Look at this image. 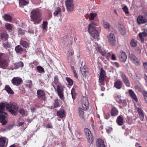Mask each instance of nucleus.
Listing matches in <instances>:
<instances>
[{
	"mask_svg": "<svg viewBox=\"0 0 147 147\" xmlns=\"http://www.w3.org/2000/svg\"><path fill=\"white\" fill-rule=\"evenodd\" d=\"M18 106L15 103L7 102L0 103V113L6 114L7 113L3 111L5 108H6L10 113L16 115L18 110ZM0 121L2 125H5L7 122L5 120V116L3 115L0 114Z\"/></svg>",
	"mask_w": 147,
	"mask_h": 147,
	"instance_id": "obj_1",
	"label": "nucleus"
},
{
	"mask_svg": "<svg viewBox=\"0 0 147 147\" xmlns=\"http://www.w3.org/2000/svg\"><path fill=\"white\" fill-rule=\"evenodd\" d=\"M42 13L39 9H33L30 12V21L35 24H39L42 20Z\"/></svg>",
	"mask_w": 147,
	"mask_h": 147,
	"instance_id": "obj_2",
	"label": "nucleus"
},
{
	"mask_svg": "<svg viewBox=\"0 0 147 147\" xmlns=\"http://www.w3.org/2000/svg\"><path fill=\"white\" fill-rule=\"evenodd\" d=\"M96 24L94 22L89 24L88 31L92 36V40H98L99 36L98 30L96 29Z\"/></svg>",
	"mask_w": 147,
	"mask_h": 147,
	"instance_id": "obj_3",
	"label": "nucleus"
},
{
	"mask_svg": "<svg viewBox=\"0 0 147 147\" xmlns=\"http://www.w3.org/2000/svg\"><path fill=\"white\" fill-rule=\"evenodd\" d=\"M53 83L57 86V91L58 95L61 99H63L64 97L63 88L62 85L59 82V78L57 75L55 76Z\"/></svg>",
	"mask_w": 147,
	"mask_h": 147,
	"instance_id": "obj_4",
	"label": "nucleus"
},
{
	"mask_svg": "<svg viewBox=\"0 0 147 147\" xmlns=\"http://www.w3.org/2000/svg\"><path fill=\"white\" fill-rule=\"evenodd\" d=\"M84 132L88 142L90 144L93 143L94 141V137L90 130L88 128H85Z\"/></svg>",
	"mask_w": 147,
	"mask_h": 147,
	"instance_id": "obj_5",
	"label": "nucleus"
},
{
	"mask_svg": "<svg viewBox=\"0 0 147 147\" xmlns=\"http://www.w3.org/2000/svg\"><path fill=\"white\" fill-rule=\"evenodd\" d=\"M4 54L0 53V68L5 69L8 66V62L7 60L3 59Z\"/></svg>",
	"mask_w": 147,
	"mask_h": 147,
	"instance_id": "obj_6",
	"label": "nucleus"
},
{
	"mask_svg": "<svg viewBox=\"0 0 147 147\" xmlns=\"http://www.w3.org/2000/svg\"><path fill=\"white\" fill-rule=\"evenodd\" d=\"M37 94L38 99L42 101H45L46 100V94L43 90L41 89L38 90Z\"/></svg>",
	"mask_w": 147,
	"mask_h": 147,
	"instance_id": "obj_7",
	"label": "nucleus"
},
{
	"mask_svg": "<svg viewBox=\"0 0 147 147\" xmlns=\"http://www.w3.org/2000/svg\"><path fill=\"white\" fill-rule=\"evenodd\" d=\"M11 82L13 85L18 86L22 83L23 80L22 78L16 77H13L12 79Z\"/></svg>",
	"mask_w": 147,
	"mask_h": 147,
	"instance_id": "obj_8",
	"label": "nucleus"
},
{
	"mask_svg": "<svg viewBox=\"0 0 147 147\" xmlns=\"http://www.w3.org/2000/svg\"><path fill=\"white\" fill-rule=\"evenodd\" d=\"M108 41L109 44L112 46H114L115 44L116 40L113 34L110 33L108 36Z\"/></svg>",
	"mask_w": 147,
	"mask_h": 147,
	"instance_id": "obj_9",
	"label": "nucleus"
},
{
	"mask_svg": "<svg viewBox=\"0 0 147 147\" xmlns=\"http://www.w3.org/2000/svg\"><path fill=\"white\" fill-rule=\"evenodd\" d=\"M65 5L67 10L69 11H72L74 9L73 2L72 0H66Z\"/></svg>",
	"mask_w": 147,
	"mask_h": 147,
	"instance_id": "obj_10",
	"label": "nucleus"
},
{
	"mask_svg": "<svg viewBox=\"0 0 147 147\" xmlns=\"http://www.w3.org/2000/svg\"><path fill=\"white\" fill-rule=\"evenodd\" d=\"M82 105L84 110L87 111L89 108V105L87 98H84L82 102Z\"/></svg>",
	"mask_w": 147,
	"mask_h": 147,
	"instance_id": "obj_11",
	"label": "nucleus"
},
{
	"mask_svg": "<svg viewBox=\"0 0 147 147\" xmlns=\"http://www.w3.org/2000/svg\"><path fill=\"white\" fill-rule=\"evenodd\" d=\"M120 76L125 85L129 87L130 86V84L128 77L123 73H121Z\"/></svg>",
	"mask_w": 147,
	"mask_h": 147,
	"instance_id": "obj_12",
	"label": "nucleus"
},
{
	"mask_svg": "<svg viewBox=\"0 0 147 147\" xmlns=\"http://www.w3.org/2000/svg\"><path fill=\"white\" fill-rule=\"evenodd\" d=\"M137 21L138 24H145L147 22V19L145 16L140 15L138 17Z\"/></svg>",
	"mask_w": 147,
	"mask_h": 147,
	"instance_id": "obj_13",
	"label": "nucleus"
},
{
	"mask_svg": "<svg viewBox=\"0 0 147 147\" xmlns=\"http://www.w3.org/2000/svg\"><path fill=\"white\" fill-rule=\"evenodd\" d=\"M130 59L132 62L136 65L140 64V60L133 54H130L129 56Z\"/></svg>",
	"mask_w": 147,
	"mask_h": 147,
	"instance_id": "obj_14",
	"label": "nucleus"
},
{
	"mask_svg": "<svg viewBox=\"0 0 147 147\" xmlns=\"http://www.w3.org/2000/svg\"><path fill=\"white\" fill-rule=\"evenodd\" d=\"M118 57L120 61L122 62H125L127 59V56L126 53L123 51L120 52L119 54Z\"/></svg>",
	"mask_w": 147,
	"mask_h": 147,
	"instance_id": "obj_15",
	"label": "nucleus"
},
{
	"mask_svg": "<svg viewBox=\"0 0 147 147\" xmlns=\"http://www.w3.org/2000/svg\"><path fill=\"white\" fill-rule=\"evenodd\" d=\"M110 113L111 116L113 117H115L118 115L119 111L114 106H112L111 107Z\"/></svg>",
	"mask_w": 147,
	"mask_h": 147,
	"instance_id": "obj_16",
	"label": "nucleus"
},
{
	"mask_svg": "<svg viewBox=\"0 0 147 147\" xmlns=\"http://www.w3.org/2000/svg\"><path fill=\"white\" fill-rule=\"evenodd\" d=\"M121 97V96H116L115 98L117 102L119 104H122L123 107H126L127 105V103L125 99L122 100L120 98Z\"/></svg>",
	"mask_w": 147,
	"mask_h": 147,
	"instance_id": "obj_17",
	"label": "nucleus"
},
{
	"mask_svg": "<svg viewBox=\"0 0 147 147\" xmlns=\"http://www.w3.org/2000/svg\"><path fill=\"white\" fill-rule=\"evenodd\" d=\"M136 109L138 113L140 119L141 121H143L144 119V113L142 109L140 107H136Z\"/></svg>",
	"mask_w": 147,
	"mask_h": 147,
	"instance_id": "obj_18",
	"label": "nucleus"
},
{
	"mask_svg": "<svg viewBox=\"0 0 147 147\" xmlns=\"http://www.w3.org/2000/svg\"><path fill=\"white\" fill-rule=\"evenodd\" d=\"M123 84L120 80H117L114 83V86L117 89H121L122 87Z\"/></svg>",
	"mask_w": 147,
	"mask_h": 147,
	"instance_id": "obj_19",
	"label": "nucleus"
},
{
	"mask_svg": "<svg viewBox=\"0 0 147 147\" xmlns=\"http://www.w3.org/2000/svg\"><path fill=\"white\" fill-rule=\"evenodd\" d=\"M128 92L130 96L136 102H137L138 100L134 92L131 90L130 89L128 90Z\"/></svg>",
	"mask_w": 147,
	"mask_h": 147,
	"instance_id": "obj_20",
	"label": "nucleus"
},
{
	"mask_svg": "<svg viewBox=\"0 0 147 147\" xmlns=\"http://www.w3.org/2000/svg\"><path fill=\"white\" fill-rule=\"evenodd\" d=\"M66 112L64 109L59 110L57 112V115L59 117L62 118L65 116Z\"/></svg>",
	"mask_w": 147,
	"mask_h": 147,
	"instance_id": "obj_21",
	"label": "nucleus"
},
{
	"mask_svg": "<svg viewBox=\"0 0 147 147\" xmlns=\"http://www.w3.org/2000/svg\"><path fill=\"white\" fill-rule=\"evenodd\" d=\"M118 30L122 35H124L126 33V30L124 26L121 24L118 26Z\"/></svg>",
	"mask_w": 147,
	"mask_h": 147,
	"instance_id": "obj_22",
	"label": "nucleus"
},
{
	"mask_svg": "<svg viewBox=\"0 0 147 147\" xmlns=\"http://www.w3.org/2000/svg\"><path fill=\"white\" fill-rule=\"evenodd\" d=\"M7 144L6 143V140L4 137L0 138V147H6Z\"/></svg>",
	"mask_w": 147,
	"mask_h": 147,
	"instance_id": "obj_23",
	"label": "nucleus"
},
{
	"mask_svg": "<svg viewBox=\"0 0 147 147\" xmlns=\"http://www.w3.org/2000/svg\"><path fill=\"white\" fill-rule=\"evenodd\" d=\"M96 143L98 147H106L104 140L101 139H97Z\"/></svg>",
	"mask_w": 147,
	"mask_h": 147,
	"instance_id": "obj_24",
	"label": "nucleus"
},
{
	"mask_svg": "<svg viewBox=\"0 0 147 147\" xmlns=\"http://www.w3.org/2000/svg\"><path fill=\"white\" fill-rule=\"evenodd\" d=\"M80 71L82 75L86 76L88 74V70L86 67L84 66L82 67H80Z\"/></svg>",
	"mask_w": 147,
	"mask_h": 147,
	"instance_id": "obj_25",
	"label": "nucleus"
},
{
	"mask_svg": "<svg viewBox=\"0 0 147 147\" xmlns=\"http://www.w3.org/2000/svg\"><path fill=\"white\" fill-rule=\"evenodd\" d=\"M123 116L120 115L117 117L116 120V122L118 125L121 126L123 125Z\"/></svg>",
	"mask_w": 147,
	"mask_h": 147,
	"instance_id": "obj_26",
	"label": "nucleus"
},
{
	"mask_svg": "<svg viewBox=\"0 0 147 147\" xmlns=\"http://www.w3.org/2000/svg\"><path fill=\"white\" fill-rule=\"evenodd\" d=\"M4 90H6L8 94H13L14 93L11 87L8 85H6L5 86Z\"/></svg>",
	"mask_w": 147,
	"mask_h": 147,
	"instance_id": "obj_27",
	"label": "nucleus"
},
{
	"mask_svg": "<svg viewBox=\"0 0 147 147\" xmlns=\"http://www.w3.org/2000/svg\"><path fill=\"white\" fill-rule=\"evenodd\" d=\"M14 68L15 69H17L20 67H22L24 66V63L22 62L21 61L18 62H16L14 63Z\"/></svg>",
	"mask_w": 147,
	"mask_h": 147,
	"instance_id": "obj_28",
	"label": "nucleus"
},
{
	"mask_svg": "<svg viewBox=\"0 0 147 147\" xmlns=\"http://www.w3.org/2000/svg\"><path fill=\"white\" fill-rule=\"evenodd\" d=\"M4 20L5 21L11 22L12 20V18L11 16L8 14H5L4 16H3Z\"/></svg>",
	"mask_w": 147,
	"mask_h": 147,
	"instance_id": "obj_29",
	"label": "nucleus"
},
{
	"mask_svg": "<svg viewBox=\"0 0 147 147\" xmlns=\"http://www.w3.org/2000/svg\"><path fill=\"white\" fill-rule=\"evenodd\" d=\"M78 113L80 117L83 119L84 112L82 108L79 107L78 108Z\"/></svg>",
	"mask_w": 147,
	"mask_h": 147,
	"instance_id": "obj_30",
	"label": "nucleus"
},
{
	"mask_svg": "<svg viewBox=\"0 0 147 147\" xmlns=\"http://www.w3.org/2000/svg\"><path fill=\"white\" fill-rule=\"evenodd\" d=\"M138 35L141 41L144 42V37H146L147 36V33L145 32H143L142 33H140Z\"/></svg>",
	"mask_w": 147,
	"mask_h": 147,
	"instance_id": "obj_31",
	"label": "nucleus"
},
{
	"mask_svg": "<svg viewBox=\"0 0 147 147\" xmlns=\"http://www.w3.org/2000/svg\"><path fill=\"white\" fill-rule=\"evenodd\" d=\"M1 38L3 41H6L8 38V35L5 33H2L1 34Z\"/></svg>",
	"mask_w": 147,
	"mask_h": 147,
	"instance_id": "obj_32",
	"label": "nucleus"
},
{
	"mask_svg": "<svg viewBox=\"0 0 147 147\" xmlns=\"http://www.w3.org/2000/svg\"><path fill=\"white\" fill-rule=\"evenodd\" d=\"M15 50L17 53H20L23 51V48L20 45L16 46Z\"/></svg>",
	"mask_w": 147,
	"mask_h": 147,
	"instance_id": "obj_33",
	"label": "nucleus"
},
{
	"mask_svg": "<svg viewBox=\"0 0 147 147\" xmlns=\"http://www.w3.org/2000/svg\"><path fill=\"white\" fill-rule=\"evenodd\" d=\"M20 45L24 47L27 48L29 47V44L26 41H24L21 40L20 41Z\"/></svg>",
	"mask_w": 147,
	"mask_h": 147,
	"instance_id": "obj_34",
	"label": "nucleus"
},
{
	"mask_svg": "<svg viewBox=\"0 0 147 147\" xmlns=\"http://www.w3.org/2000/svg\"><path fill=\"white\" fill-rule=\"evenodd\" d=\"M102 24L104 27L106 29H109L110 27L109 24L107 22L103 20L102 21Z\"/></svg>",
	"mask_w": 147,
	"mask_h": 147,
	"instance_id": "obj_35",
	"label": "nucleus"
},
{
	"mask_svg": "<svg viewBox=\"0 0 147 147\" xmlns=\"http://www.w3.org/2000/svg\"><path fill=\"white\" fill-rule=\"evenodd\" d=\"M97 16V14L95 13H90L89 16V19L90 20H93L94 18Z\"/></svg>",
	"mask_w": 147,
	"mask_h": 147,
	"instance_id": "obj_36",
	"label": "nucleus"
},
{
	"mask_svg": "<svg viewBox=\"0 0 147 147\" xmlns=\"http://www.w3.org/2000/svg\"><path fill=\"white\" fill-rule=\"evenodd\" d=\"M54 105V106H51V107L53 109L57 108L60 106V104L59 102V100L58 99L55 100Z\"/></svg>",
	"mask_w": 147,
	"mask_h": 147,
	"instance_id": "obj_37",
	"label": "nucleus"
},
{
	"mask_svg": "<svg viewBox=\"0 0 147 147\" xmlns=\"http://www.w3.org/2000/svg\"><path fill=\"white\" fill-rule=\"evenodd\" d=\"M71 94L73 100H74L76 98L77 93L75 92V89L74 88H72L71 90Z\"/></svg>",
	"mask_w": 147,
	"mask_h": 147,
	"instance_id": "obj_38",
	"label": "nucleus"
},
{
	"mask_svg": "<svg viewBox=\"0 0 147 147\" xmlns=\"http://www.w3.org/2000/svg\"><path fill=\"white\" fill-rule=\"evenodd\" d=\"M106 76V74L105 71L102 68H101L99 77L105 78Z\"/></svg>",
	"mask_w": 147,
	"mask_h": 147,
	"instance_id": "obj_39",
	"label": "nucleus"
},
{
	"mask_svg": "<svg viewBox=\"0 0 147 147\" xmlns=\"http://www.w3.org/2000/svg\"><path fill=\"white\" fill-rule=\"evenodd\" d=\"M96 49L97 51H98L102 56H104L105 55V53L102 52L101 47L98 45L96 47Z\"/></svg>",
	"mask_w": 147,
	"mask_h": 147,
	"instance_id": "obj_40",
	"label": "nucleus"
},
{
	"mask_svg": "<svg viewBox=\"0 0 147 147\" xmlns=\"http://www.w3.org/2000/svg\"><path fill=\"white\" fill-rule=\"evenodd\" d=\"M5 26L6 28L8 30H11L13 27L12 25L11 24L8 23L5 24Z\"/></svg>",
	"mask_w": 147,
	"mask_h": 147,
	"instance_id": "obj_41",
	"label": "nucleus"
},
{
	"mask_svg": "<svg viewBox=\"0 0 147 147\" xmlns=\"http://www.w3.org/2000/svg\"><path fill=\"white\" fill-rule=\"evenodd\" d=\"M19 3L20 5L24 6L28 4L29 3L25 0H19Z\"/></svg>",
	"mask_w": 147,
	"mask_h": 147,
	"instance_id": "obj_42",
	"label": "nucleus"
},
{
	"mask_svg": "<svg viewBox=\"0 0 147 147\" xmlns=\"http://www.w3.org/2000/svg\"><path fill=\"white\" fill-rule=\"evenodd\" d=\"M130 45L132 47H136L137 45V42L134 39H132L130 41Z\"/></svg>",
	"mask_w": 147,
	"mask_h": 147,
	"instance_id": "obj_43",
	"label": "nucleus"
},
{
	"mask_svg": "<svg viewBox=\"0 0 147 147\" xmlns=\"http://www.w3.org/2000/svg\"><path fill=\"white\" fill-rule=\"evenodd\" d=\"M32 81L31 80H28L27 82L25 85L26 87L30 88L32 87Z\"/></svg>",
	"mask_w": 147,
	"mask_h": 147,
	"instance_id": "obj_44",
	"label": "nucleus"
},
{
	"mask_svg": "<svg viewBox=\"0 0 147 147\" xmlns=\"http://www.w3.org/2000/svg\"><path fill=\"white\" fill-rule=\"evenodd\" d=\"M66 80L68 83V85L70 86H71L73 84V80L70 78L67 77L65 78Z\"/></svg>",
	"mask_w": 147,
	"mask_h": 147,
	"instance_id": "obj_45",
	"label": "nucleus"
},
{
	"mask_svg": "<svg viewBox=\"0 0 147 147\" xmlns=\"http://www.w3.org/2000/svg\"><path fill=\"white\" fill-rule=\"evenodd\" d=\"M61 12V8L58 7L56 9V10L55 11L54 13V14L55 16H57Z\"/></svg>",
	"mask_w": 147,
	"mask_h": 147,
	"instance_id": "obj_46",
	"label": "nucleus"
},
{
	"mask_svg": "<svg viewBox=\"0 0 147 147\" xmlns=\"http://www.w3.org/2000/svg\"><path fill=\"white\" fill-rule=\"evenodd\" d=\"M71 68L72 70L73 71V72L74 73V77L76 78H78L77 74L76 73V71L75 69V68H74V67L73 66H71Z\"/></svg>",
	"mask_w": 147,
	"mask_h": 147,
	"instance_id": "obj_47",
	"label": "nucleus"
},
{
	"mask_svg": "<svg viewBox=\"0 0 147 147\" xmlns=\"http://www.w3.org/2000/svg\"><path fill=\"white\" fill-rule=\"evenodd\" d=\"M105 78L99 77V82L101 84V85H104L105 84Z\"/></svg>",
	"mask_w": 147,
	"mask_h": 147,
	"instance_id": "obj_48",
	"label": "nucleus"
},
{
	"mask_svg": "<svg viewBox=\"0 0 147 147\" xmlns=\"http://www.w3.org/2000/svg\"><path fill=\"white\" fill-rule=\"evenodd\" d=\"M48 24V23L47 21H46L43 22L42 24V26L43 29L45 30H47V28Z\"/></svg>",
	"mask_w": 147,
	"mask_h": 147,
	"instance_id": "obj_49",
	"label": "nucleus"
},
{
	"mask_svg": "<svg viewBox=\"0 0 147 147\" xmlns=\"http://www.w3.org/2000/svg\"><path fill=\"white\" fill-rule=\"evenodd\" d=\"M38 72L41 73L44 72L45 70L44 68L40 66H37L36 67Z\"/></svg>",
	"mask_w": 147,
	"mask_h": 147,
	"instance_id": "obj_50",
	"label": "nucleus"
},
{
	"mask_svg": "<svg viewBox=\"0 0 147 147\" xmlns=\"http://www.w3.org/2000/svg\"><path fill=\"white\" fill-rule=\"evenodd\" d=\"M3 43V46L4 47L9 48L10 47V44L7 42L5 41Z\"/></svg>",
	"mask_w": 147,
	"mask_h": 147,
	"instance_id": "obj_51",
	"label": "nucleus"
},
{
	"mask_svg": "<svg viewBox=\"0 0 147 147\" xmlns=\"http://www.w3.org/2000/svg\"><path fill=\"white\" fill-rule=\"evenodd\" d=\"M123 11L125 12V14L129 13L128 9L127 6H125L122 8Z\"/></svg>",
	"mask_w": 147,
	"mask_h": 147,
	"instance_id": "obj_52",
	"label": "nucleus"
},
{
	"mask_svg": "<svg viewBox=\"0 0 147 147\" xmlns=\"http://www.w3.org/2000/svg\"><path fill=\"white\" fill-rule=\"evenodd\" d=\"M25 33V31L21 29H19L18 30V33L19 34L24 35Z\"/></svg>",
	"mask_w": 147,
	"mask_h": 147,
	"instance_id": "obj_53",
	"label": "nucleus"
},
{
	"mask_svg": "<svg viewBox=\"0 0 147 147\" xmlns=\"http://www.w3.org/2000/svg\"><path fill=\"white\" fill-rule=\"evenodd\" d=\"M143 95L145 100H147V92L143 91Z\"/></svg>",
	"mask_w": 147,
	"mask_h": 147,
	"instance_id": "obj_54",
	"label": "nucleus"
},
{
	"mask_svg": "<svg viewBox=\"0 0 147 147\" xmlns=\"http://www.w3.org/2000/svg\"><path fill=\"white\" fill-rule=\"evenodd\" d=\"M106 129L107 132L108 134L110 133L113 130V129L111 127H107Z\"/></svg>",
	"mask_w": 147,
	"mask_h": 147,
	"instance_id": "obj_55",
	"label": "nucleus"
},
{
	"mask_svg": "<svg viewBox=\"0 0 147 147\" xmlns=\"http://www.w3.org/2000/svg\"><path fill=\"white\" fill-rule=\"evenodd\" d=\"M111 59L113 60H117L115 54L113 53L112 54Z\"/></svg>",
	"mask_w": 147,
	"mask_h": 147,
	"instance_id": "obj_56",
	"label": "nucleus"
},
{
	"mask_svg": "<svg viewBox=\"0 0 147 147\" xmlns=\"http://www.w3.org/2000/svg\"><path fill=\"white\" fill-rule=\"evenodd\" d=\"M19 113L22 115H24L25 114V111L23 109H21L19 111Z\"/></svg>",
	"mask_w": 147,
	"mask_h": 147,
	"instance_id": "obj_57",
	"label": "nucleus"
},
{
	"mask_svg": "<svg viewBox=\"0 0 147 147\" xmlns=\"http://www.w3.org/2000/svg\"><path fill=\"white\" fill-rule=\"evenodd\" d=\"M110 116L109 114L107 113L105 116V118L106 119H109L110 117Z\"/></svg>",
	"mask_w": 147,
	"mask_h": 147,
	"instance_id": "obj_58",
	"label": "nucleus"
},
{
	"mask_svg": "<svg viewBox=\"0 0 147 147\" xmlns=\"http://www.w3.org/2000/svg\"><path fill=\"white\" fill-rule=\"evenodd\" d=\"M143 65L145 69V71L147 72V62H145L143 63Z\"/></svg>",
	"mask_w": 147,
	"mask_h": 147,
	"instance_id": "obj_59",
	"label": "nucleus"
},
{
	"mask_svg": "<svg viewBox=\"0 0 147 147\" xmlns=\"http://www.w3.org/2000/svg\"><path fill=\"white\" fill-rule=\"evenodd\" d=\"M74 53V51H69L68 53V54L70 56L73 55Z\"/></svg>",
	"mask_w": 147,
	"mask_h": 147,
	"instance_id": "obj_60",
	"label": "nucleus"
},
{
	"mask_svg": "<svg viewBox=\"0 0 147 147\" xmlns=\"http://www.w3.org/2000/svg\"><path fill=\"white\" fill-rule=\"evenodd\" d=\"M46 127L49 128H53V126L51 125V123H48L47 124Z\"/></svg>",
	"mask_w": 147,
	"mask_h": 147,
	"instance_id": "obj_61",
	"label": "nucleus"
},
{
	"mask_svg": "<svg viewBox=\"0 0 147 147\" xmlns=\"http://www.w3.org/2000/svg\"><path fill=\"white\" fill-rule=\"evenodd\" d=\"M15 147H21L20 145L18 143H16L13 144Z\"/></svg>",
	"mask_w": 147,
	"mask_h": 147,
	"instance_id": "obj_62",
	"label": "nucleus"
},
{
	"mask_svg": "<svg viewBox=\"0 0 147 147\" xmlns=\"http://www.w3.org/2000/svg\"><path fill=\"white\" fill-rule=\"evenodd\" d=\"M114 63L115 65V66L116 67L118 68L119 67V63L117 62H114Z\"/></svg>",
	"mask_w": 147,
	"mask_h": 147,
	"instance_id": "obj_63",
	"label": "nucleus"
},
{
	"mask_svg": "<svg viewBox=\"0 0 147 147\" xmlns=\"http://www.w3.org/2000/svg\"><path fill=\"white\" fill-rule=\"evenodd\" d=\"M32 112H34L36 111V109L34 107H32L30 108Z\"/></svg>",
	"mask_w": 147,
	"mask_h": 147,
	"instance_id": "obj_64",
	"label": "nucleus"
}]
</instances>
